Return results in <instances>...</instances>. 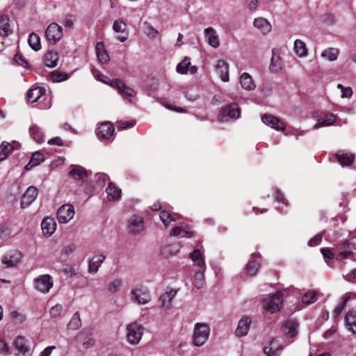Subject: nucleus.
Segmentation results:
<instances>
[{"label":"nucleus","mask_w":356,"mask_h":356,"mask_svg":"<svg viewBox=\"0 0 356 356\" xmlns=\"http://www.w3.org/2000/svg\"><path fill=\"white\" fill-rule=\"evenodd\" d=\"M130 299L139 305H145L150 302L152 296L147 287L138 285L134 287L130 292Z\"/></svg>","instance_id":"nucleus-1"},{"label":"nucleus","mask_w":356,"mask_h":356,"mask_svg":"<svg viewBox=\"0 0 356 356\" xmlns=\"http://www.w3.org/2000/svg\"><path fill=\"white\" fill-rule=\"evenodd\" d=\"M143 329V326L137 321L129 323L126 327L128 342L132 345L138 344L142 338Z\"/></svg>","instance_id":"nucleus-2"},{"label":"nucleus","mask_w":356,"mask_h":356,"mask_svg":"<svg viewBox=\"0 0 356 356\" xmlns=\"http://www.w3.org/2000/svg\"><path fill=\"white\" fill-rule=\"evenodd\" d=\"M210 328L205 323H197L195 325L193 340L196 346H202L208 339Z\"/></svg>","instance_id":"nucleus-3"},{"label":"nucleus","mask_w":356,"mask_h":356,"mask_svg":"<svg viewBox=\"0 0 356 356\" xmlns=\"http://www.w3.org/2000/svg\"><path fill=\"white\" fill-rule=\"evenodd\" d=\"M282 305V294L277 292L263 301L264 308L270 313L279 311Z\"/></svg>","instance_id":"nucleus-4"},{"label":"nucleus","mask_w":356,"mask_h":356,"mask_svg":"<svg viewBox=\"0 0 356 356\" xmlns=\"http://www.w3.org/2000/svg\"><path fill=\"white\" fill-rule=\"evenodd\" d=\"M312 117L317 120V123L314 125V129H318L323 127H329L332 125L336 121V116L329 113L314 112Z\"/></svg>","instance_id":"nucleus-5"},{"label":"nucleus","mask_w":356,"mask_h":356,"mask_svg":"<svg viewBox=\"0 0 356 356\" xmlns=\"http://www.w3.org/2000/svg\"><path fill=\"white\" fill-rule=\"evenodd\" d=\"M101 81L111 87L116 88L118 91V92L123 97H132L136 95V92L134 89L127 86L124 82H122L120 79H113L109 80L108 81L105 80L101 79Z\"/></svg>","instance_id":"nucleus-6"},{"label":"nucleus","mask_w":356,"mask_h":356,"mask_svg":"<svg viewBox=\"0 0 356 356\" xmlns=\"http://www.w3.org/2000/svg\"><path fill=\"white\" fill-rule=\"evenodd\" d=\"M35 289L44 294L48 293L54 285L52 277L49 275H42L34 280Z\"/></svg>","instance_id":"nucleus-7"},{"label":"nucleus","mask_w":356,"mask_h":356,"mask_svg":"<svg viewBox=\"0 0 356 356\" xmlns=\"http://www.w3.org/2000/svg\"><path fill=\"white\" fill-rule=\"evenodd\" d=\"M45 35L49 42L56 44L63 38V29L58 24L51 23L47 26Z\"/></svg>","instance_id":"nucleus-8"},{"label":"nucleus","mask_w":356,"mask_h":356,"mask_svg":"<svg viewBox=\"0 0 356 356\" xmlns=\"http://www.w3.org/2000/svg\"><path fill=\"white\" fill-rule=\"evenodd\" d=\"M240 115L239 108L236 104H232L221 109L218 115L220 121H227L229 119H236Z\"/></svg>","instance_id":"nucleus-9"},{"label":"nucleus","mask_w":356,"mask_h":356,"mask_svg":"<svg viewBox=\"0 0 356 356\" xmlns=\"http://www.w3.org/2000/svg\"><path fill=\"white\" fill-rule=\"evenodd\" d=\"M74 216V208L70 204H63L57 211V219L60 223H67Z\"/></svg>","instance_id":"nucleus-10"},{"label":"nucleus","mask_w":356,"mask_h":356,"mask_svg":"<svg viewBox=\"0 0 356 356\" xmlns=\"http://www.w3.org/2000/svg\"><path fill=\"white\" fill-rule=\"evenodd\" d=\"M353 249L352 245L347 242L338 245L335 248L336 259H352L353 257Z\"/></svg>","instance_id":"nucleus-11"},{"label":"nucleus","mask_w":356,"mask_h":356,"mask_svg":"<svg viewBox=\"0 0 356 356\" xmlns=\"http://www.w3.org/2000/svg\"><path fill=\"white\" fill-rule=\"evenodd\" d=\"M22 259V252L14 250L4 254L1 258V261L6 267H15L20 264Z\"/></svg>","instance_id":"nucleus-12"},{"label":"nucleus","mask_w":356,"mask_h":356,"mask_svg":"<svg viewBox=\"0 0 356 356\" xmlns=\"http://www.w3.org/2000/svg\"><path fill=\"white\" fill-rule=\"evenodd\" d=\"M129 231L134 234H138L144 230V220L142 216L138 215H133L128 221Z\"/></svg>","instance_id":"nucleus-13"},{"label":"nucleus","mask_w":356,"mask_h":356,"mask_svg":"<svg viewBox=\"0 0 356 356\" xmlns=\"http://www.w3.org/2000/svg\"><path fill=\"white\" fill-rule=\"evenodd\" d=\"M177 293V290L170 289L161 295L159 300L161 308L164 310H170L172 307V300L175 297Z\"/></svg>","instance_id":"nucleus-14"},{"label":"nucleus","mask_w":356,"mask_h":356,"mask_svg":"<svg viewBox=\"0 0 356 356\" xmlns=\"http://www.w3.org/2000/svg\"><path fill=\"white\" fill-rule=\"evenodd\" d=\"M298 327V324L296 320L289 319L283 323L282 330L286 337L291 338L297 335Z\"/></svg>","instance_id":"nucleus-15"},{"label":"nucleus","mask_w":356,"mask_h":356,"mask_svg":"<svg viewBox=\"0 0 356 356\" xmlns=\"http://www.w3.org/2000/svg\"><path fill=\"white\" fill-rule=\"evenodd\" d=\"M115 128L109 122L102 123L97 131V136L99 138L108 139L113 136Z\"/></svg>","instance_id":"nucleus-16"},{"label":"nucleus","mask_w":356,"mask_h":356,"mask_svg":"<svg viewBox=\"0 0 356 356\" xmlns=\"http://www.w3.org/2000/svg\"><path fill=\"white\" fill-rule=\"evenodd\" d=\"M252 321L248 316H243L238 321L235 334L238 337L246 336L250 330Z\"/></svg>","instance_id":"nucleus-17"},{"label":"nucleus","mask_w":356,"mask_h":356,"mask_svg":"<svg viewBox=\"0 0 356 356\" xmlns=\"http://www.w3.org/2000/svg\"><path fill=\"white\" fill-rule=\"evenodd\" d=\"M38 189L34 186H29L23 194L21 200V207L26 208L29 207L38 196Z\"/></svg>","instance_id":"nucleus-18"},{"label":"nucleus","mask_w":356,"mask_h":356,"mask_svg":"<svg viewBox=\"0 0 356 356\" xmlns=\"http://www.w3.org/2000/svg\"><path fill=\"white\" fill-rule=\"evenodd\" d=\"M261 120L265 124L277 131L284 130V123L274 115L270 114H264L261 118Z\"/></svg>","instance_id":"nucleus-19"},{"label":"nucleus","mask_w":356,"mask_h":356,"mask_svg":"<svg viewBox=\"0 0 356 356\" xmlns=\"http://www.w3.org/2000/svg\"><path fill=\"white\" fill-rule=\"evenodd\" d=\"M41 229L44 236H51L56 229V223L54 218L49 217L44 218L41 222Z\"/></svg>","instance_id":"nucleus-20"},{"label":"nucleus","mask_w":356,"mask_h":356,"mask_svg":"<svg viewBox=\"0 0 356 356\" xmlns=\"http://www.w3.org/2000/svg\"><path fill=\"white\" fill-rule=\"evenodd\" d=\"M189 258L192 260L193 266L197 268H207L204 255L203 252L199 249L194 250L189 255Z\"/></svg>","instance_id":"nucleus-21"},{"label":"nucleus","mask_w":356,"mask_h":356,"mask_svg":"<svg viewBox=\"0 0 356 356\" xmlns=\"http://www.w3.org/2000/svg\"><path fill=\"white\" fill-rule=\"evenodd\" d=\"M335 156L342 167L350 166L355 161V155L353 154L342 150L338 151Z\"/></svg>","instance_id":"nucleus-22"},{"label":"nucleus","mask_w":356,"mask_h":356,"mask_svg":"<svg viewBox=\"0 0 356 356\" xmlns=\"http://www.w3.org/2000/svg\"><path fill=\"white\" fill-rule=\"evenodd\" d=\"M106 257L102 254H95L89 261L88 272L92 274L96 273Z\"/></svg>","instance_id":"nucleus-23"},{"label":"nucleus","mask_w":356,"mask_h":356,"mask_svg":"<svg viewBox=\"0 0 356 356\" xmlns=\"http://www.w3.org/2000/svg\"><path fill=\"white\" fill-rule=\"evenodd\" d=\"M216 71L220 76L221 80L224 82L229 81V67L228 64L223 60H218L216 66Z\"/></svg>","instance_id":"nucleus-24"},{"label":"nucleus","mask_w":356,"mask_h":356,"mask_svg":"<svg viewBox=\"0 0 356 356\" xmlns=\"http://www.w3.org/2000/svg\"><path fill=\"white\" fill-rule=\"evenodd\" d=\"M69 175L74 179L81 180L88 176V172L80 165H72L70 167Z\"/></svg>","instance_id":"nucleus-25"},{"label":"nucleus","mask_w":356,"mask_h":356,"mask_svg":"<svg viewBox=\"0 0 356 356\" xmlns=\"http://www.w3.org/2000/svg\"><path fill=\"white\" fill-rule=\"evenodd\" d=\"M204 34L208 39V43L213 47L217 48L220 45L218 35L212 27L204 29Z\"/></svg>","instance_id":"nucleus-26"},{"label":"nucleus","mask_w":356,"mask_h":356,"mask_svg":"<svg viewBox=\"0 0 356 356\" xmlns=\"http://www.w3.org/2000/svg\"><path fill=\"white\" fill-rule=\"evenodd\" d=\"M281 57L277 49H273L270 58V70L273 72H277L281 69Z\"/></svg>","instance_id":"nucleus-27"},{"label":"nucleus","mask_w":356,"mask_h":356,"mask_svg":"<svg viewBox=\"0 0 356 356\" xmlns=\"http://www.w3.org/2000/svg\"><path fill=\"white\" fill-rule=\"evenodd\" d=\"M254 26L255 28L260 30L264 34L268 33L271 30V25L270 22L263 17L256 18L254 21Z\"/></svg>","instance_id":"nucleus-28"},{"label":"nucleus","mask_w":356,"mask_h":356,"mask_svg":"<svg viewBox=\"0 0 356 356\" xmlns=\"http://www.w3.org/2000/svg\"><path fill=\"white\" fill-rule=\"evenodd\" d=\"M95 48L99 62L102 64L107 63L109 60V56L104 48V44L102 42H97Z\"/></svg>","instance_id":"nucleus-29"},{"label":"nucleus","mask_w":356,"mask_h":356,"mask_svg":"<svg viewBox=\"0 0 356 356\" xmlns=\"http://www.w3.org/2000/svg\"><path fill=\"white\" fill-rule=\"evenodd\" d=\"M44 90L41 87H34L27 92V99L31 103L36 102L44 94Z\"/></svg>","instance_id":"nucleus-30"},{"label":"nucleus","mask_w":356,"mask_h":356,"mask_svg":"<svg viewBox=\"0 0 356 356\" xmlns=\"http://www.w3.org/2000/svg\"><path fill=\"white\" fill-rule=\"evenodd\" d=\"M107 197L109 200H118L121 197V189L115 186L113 183H110L106 188Z\"/></svg>","instance_id":"nucleus-31"},{"label":"nucleus","mask_w":356,"mask_h":356,"mask_svg":"<svg viewBox=\"0 0 356 356\" xmlns=\"http://www.w3.org/2000/svg\"><path fill=\"white\" fill-rule=\"evenodd\" d=\"M339 54L340 50L338 48L328 47L322 51L321 56L329 61H334L337 59Z\"/></svg>","instance_id":"nucleus-32"},{"label":"nucleus","mask_w":356,"mask_h":356,"mask_svg":"<svg viewBox=\"0 0 356 356\" xmlns=\"http://www.w3.org/2000/svg\"><path fill=\"white\" fill-rule=\"evenodd\" d=\"M240 83L242 88L247 90H254L256 86L252 76L246 72H244L241 75Z\"/></svg>","instance_id":"nucleus-33"},{"label":"nucleus","mask_w":356,"mask_h":356,"mask_svg":"<svg viewBox=\"0 0 356 356\" xmlns=\"http://www.w3.org/2000/svg\"><path fill=\"white\" fill-rule=\"evenodd\" d=\"M12 30L7 16L0 15V36L6 37L11 34Z\"/></svg>","instance_id":"nucleus-34"},{"label":"nucleus","mask_w":356,"mask_h":356,"mask_svg":"<svg viewBox=\"0 0 356 356\" xmlns=\"http://www.w3.org/2000/svg\"><path fill=\"white\" fill-rule=\"evenodd\" d=\"M345 322L348 330L356 334V312H349L345 317Z\"/></svg>","instance_id":"nucleus-35"},{"label":"nucleus","mask_w":356,"mask_h":356,"mask_svg":"<svg viewBox=\"0 0 356 356\" xmlns=\"http://www.w3.org/2000/svg\"><path fill=\"white\" fill-rule=\"evenodd\" d=\"M58 55L56 51H49L44 56V63L49 67H54L57 65Z\"/></svg>","instance_id":"nucleus-36"},{"label":"nucleus","mask_w":356,"mask_h":356,"mask_svg":"<svg viewBox=\"0 0 356 356\" xmlns=\"http://www.w3.org/2000/svg\"><path fill=\"white\" fill-rule=\"evenodd\" d=\"M44 160V156L43 154L35 152L33 153L31 159L27 165L25 166V169L29 170L33 167L37 166L40 164Z\"/></svg>","instance_id":"nucleus-37"},{"label":"nucleus","mask_w":356,"mask_h":356,"mask_svg":"<svg viewBox=\"0 0 356 356\" xmlns=\"http://www.w3.org/2000/svg\"><path fill=\"white\" fill-rule=\"evenodd\" d=\"M207 268H197L194 275V284L195 286L200 289L204 284V272Z\"/></svg>","instance_id":"nucleus-38"},{"label":"nucleus","mask_w":356,"mask_h":356,"mask_svg":"<svg viewBox=\"0 0 356 356\" xmlns=\"http://www.w3.org/2000/svg\"><path fill=\"white\" fill-rule=\"evenodd\" d=\"M29 133L31 137L37 143H42L44 141V134L36 124H33L29 128Z\"/></svg>","instance_id":"nucleus-39"},{"label":"nucleus","mask_w":356,"mask_h":356,"mask_svg":"<svg viewBox=\"0 0 356 356\" xmlns=\"http://www.w3.org/2000/svg\"><path fill=\"white\" fill-rule=\"evenodd\" d=\"M282 348L278 345L277 341L272 340L268 346L264 347V352L267 356H276V352Z\"/></svg>","instance_id":"nucleus-40"},{"label":"nucleus","mask_w":356,"mask_h":356,"mask_svg":"<svg viewBox=\"0 0 356 356\" xmlns=\"http://www.w3.org/2000/svg\"><path fill=\"white\" fill-rule=\"evenodd\" d=\"M256 257H257L256 254H252V260L246 266V273L250 276L255 275L259 267V263L255 260Z\"/></svg>","instance_id":"nucleus-41"},{"label":"nucleus","mask_w":356,"mask_h":356,"mask_svg":"<svg viewBox=\"0 0 356 356\" xmlns=\"http://www.w3.org/2000/svg\"><path fill=\"white\" fill-rule=\"evenodd\" d=\"M293 49L295 53L299 57H305L307 55V49L306 45L305 42L300 40L297 39L295 40Z\"/></svg>","instance_id":"nucleus-42"},{"label":"nucleus","mask_w":356,"mask_h":356,"mask_svg":"<svg viewBox=\"0 0 356 356\" xmlns=\"http://www.w3.org/2000/svg\"><path fill=\"white\" fill-rule=\"evenodd\" d=\"M15 348L19 353L24 355L29 351V348L26 346V341L22 337H18L14 341Z\"/></svg>","instance_id":"nucleus-43"},{"label":"nucleus","mask_w":356,"mask_h":356,"mask_svg":"<svg viewBox=\"0 0 356 356\" xmlns=\"http://www.w3.org/2000/svg\"><path fill=\"white\" fill-rule=\"evenodd\" d=\"M28 42L29 46L35 51L41 49L40 38L33 32L30 33Z\"/></svg>","instance_id":"nucleus-44"},{"label":"nucleus","mask_w":356,"mask_h":356,"mask_svg":"<svg viewBox=\"0 0 356 356\" xmlns=\"http://www.w3.org/2000/svg\"><path fill=\"white\" fill-rule=\"evenodd\" d=\"M81 327V321L80 314L78 312H75L72 316L70 322L67 324V329L72 330H76Z\"/></svg>","instance_id":"nucleus-45"},{"label":"nucleus","mask_w":356,"mask_h":356,"mask_svg":"<svg viewBox=\"0 0 356 356\" xmlns=\"http://www.w3.org/2000/svg\"><path fill=\"white\" fill-rule=\"evenodd\" d=\"M13 147L9 143L3 142L0 145V161L6 159L13 151Z\"/></svg>","instance_id":"nucleus-46"},{"label":"nucleus","mask_w":356,"mask_h":356,"mask_svg":"<svg viewBox=\"0 0 356 356\" xmlns=\"http://www.w3.org/2000/svg\"><path fill=\"white\" fill-rule=\"evenodd\" d=\"M190 66V60L188 58L186 57L177 65L176 70L179 74H184L188 73Z\"/></svg>","instance_id":"nucleus-47"},{"label":"nucleus","mask_w":356,"mask_h":356,"mask_svg":"<svg viewBox=\"0 0 356 356\" xmlns=\"http://www.w3.org/2000/svg\"><path fill=\"white\" fill-rule=\"evenodd\" d=\"M122 285V281L120 278L114 279L111 281L107 286L108 291L111 293H116L118 292Z\"/></svg>","instance_id":"nucleus-48"},{"label":"nucleus","mask_w":356,"mask_h":356,"mask_svg":"<svg viewBox=\"0 0 356 356\" xmlns=\"http://www.w3.org/2000/svg\"><path fill=\"white\" fill-rule=\"evenodd\" d=\"M159 216L165 227L168 226L170 222L176 220V218L166 211H162Z\"/></svg>","instance_id":"nucleus-49"},{"label":"nucleus","mask_w":356,"mask_h":356,"mask_svg":"<svg viewBox=\"0 0 356 356\" xmlns=\"http://www.w3.org/2000/svg\"><path fill=\"white\" fill-rule=\"evenodd\" d=\"M145 26V33L151 39H154L158 36L159 32L154 29L149 23L145 22L144 23Z\"/></svg>","instance_id":"nucleus-50"},{"label":"nucleus","mask_w":356,"mask_h":356,"mask_svg":"<svg viewBox=\"0 0 356 356\" xmlns=\"http://www.w3.org/2000/svg\"><path fill=\"white\" fill-rule=\"evenodd\" d=\"M316 299V293L314 291H308L302 297V302L307 305L314 302Z\"/></svg>","instance_id":"nucleus-51"},{"label":"nucleus","mask_w":356,"mask_h":356,"mask_svg":"<svg viewBox=\"0 0 356 356\" xmlns=\"http://www.w3.org/2000/svg\"><path fill=\"white\" fill-rule=\"evenodd\" d=\"M126 27V22L122 19H118L114 21L113 24V30L116 33H123Z\"/></svg>","instance_id":"nucleus-52"},{"label":"nucleus","mask_w":356,"mask_h":356,"mask_svg":"<svg viewBox=\"0 0 356 356\" xmlns=\"http://www.w3.org/2000/svg\"><path fill=\"white\" fill-rule=\"evenodd\" d=\"M337 88L341 90V98H350L353 95V90L350 87H344L342 84L339 83L337 85Z\"/></svg>","instance_id":"nucleus-53"},{"label":"nucleus","mask_w":356,"mask_h":356,"mask_svg":"<svg viewBox=\"0 0 356 356\" xmlns=\"http://www.w3.org/2000/svg\"><path fill=\"white\" fill-rule=\"evenodd\" d=\"M63 312V306L57 304L53 306L49 310V314L52 318H58L61 315Z\"/></svg>","instance_id":"nucleus-54"},{"label":"nucleus","mask_w":356,"mask_h":356,"mask_svg":"<svg viewBox=\"0 0 356 356\" xmlns=\"http://www.w3.org/2000/svg\"><path fill=\"white\" fill-rule=\"evenodd\" d=\"M50 78L53 81L60 82L67 79L66 74H62L59 72L54 71L50 74Z\"/></svg>","instance_id":"nucleus-55"},{"label":"nucleus","mask_w":356,"mask_h":356,"mask_svg":"<svg viewBox=\"0 0 356 356\" xmlns=\"http://www.w3.org/2000/svg\"><path fill=\"white\" fill-rule=\"evenodd\" d=\"M179 249L176 248L174 245H168L164 248L162 250V254L165 257H169L175 254L178 252Z\"/></svg>","instance_id":"nucleus-56"},{"label":"nucleus","mask_w":356,"mask_h":356,"mask_svg":"<svg viewBox=\"0 0 356 356\" xmlns=\"http://www.w3.org/2000/svg\"><path fill=\"white\" fill-rule=\"evenodd\" d=\"M10 317L17 323H22L26 319L24 315H23L22 314L19 313L17 311L12 312L10 313Z\"/></svg>","instance_id":"nucleus-57"},{"label":"nucleus","mask_w":356,"mask_h":356,"mask_svg":"<svg viewBox=\"0 0 356 356\" xmlns=\"http://www.w3.org/2000/svg\"><path fill=\"white\" fill-rule=\"evenodd\" d=\"M323 236V232L316 234L309 241L308 245L311 247H314L319 245L322 240Z\"/></svg>","instance_id":"nucleus-58"},{"label":"nucleus","mask_w":356,"mask_h":356,"mask_svg":"<svg viewBox=\"0 0 356 356\" xmlns=\"http://www.w3.org/2000/svg\"><path fill=\"white\" fill-rule=\"evenodd\" d=\"M10 237V231L8 227L0 225V241L7 240Z\"/></svg>","instance_id":"nucleus-59"},{"label":"nucleus","mask_w":356,"mask_h":356,"mask_svg":"<svg viewBox=\"0 0 356 356\" xmlns=\"http://www.w3.org/2000/svg\"><path fill=\"white\" fill-rule=\"evenodd\" d=\"M321 252L325 259H332L335 257V252H333L330 248H324L321 249Z\"/></svg>","instance_id":"nucleus-60"},{"label":"nucleus","mask_w":356,"mask_h":356,"mask_svg":"<svg viewBox=\"0 0 356 356\" xmlns=\"http://www.w3.org/2000/svg\"><path fill=\"white\" fill-rule=\"evenodd\" d=\"M48 144L51 145L63 146V140L60 137H54L48 140Z\"/></svg>","instance_id":"nucleus-61"},{"label":"nucleus","mask_w":356,"mask_h":356,"mask_svg":"<svg viewBox=\"0 0 356 356\" xmlns=\"http://www.w3.org/2000/svg\"><path fill=\"white\" fill-rule=\"evenodd\" d=\"M65 28L72 29L74 26V22L71 16H67L63 22Z\"/></svg>","instance_id":"nucleus-62"},{"label":"nucleus","mask_w":356,"mask_h":356,"mask_svg":"<svg viewBox=\"0 0 356 356\" xmlns=\"http://www.w3.org/2000/svg\"><path fill=\"white\" fill-rule=\"evenodd\" d=\"M56 349L55 346H51L45 348L40 353V356H50L52 350Z\"/></svg>","instance_id":"nucleus-63"},{"label":"nucleus","mask_w":356,"mask_h":356,"mask_svg":"<svg viewBox=\"0 0 356 356\" xmlns=\"http://www.w3.org/2000/svg\"><path fill=\"white\" fill-rule=\"evenodd\" d=\"M344 277L348 282H354L356 279V269L353 270L350 273L344 275Z\"/></svg>","instance_id":"nucleus-64"}]
</instances>
